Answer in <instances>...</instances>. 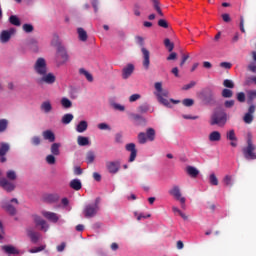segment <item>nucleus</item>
Returning <instances> with one entry per match:
<instances>
[{
	"mask_svg": "<svg viewBox=\"0 0 256 256\" xmlns=\"http://www.w3.org/2000/svg\"><path fill=\"white\" fill-rule=\"evenodd\" d=\"M227 123V114L222 111L218 110L214 114H212V117L210 118V125H218V126H224Z\"/></svg>",
	"mask_w": 256,
	"mask_h": 256,
	"instance_id": "obj_1",
	"label": "nucleus"
},
{
	"mask_svg": "<svg viewBox=\"0 0 256 256\" xmlns=\"http://www.w3.org/2000/svg\"><path fill=\"white\" fill-rule=\"evenodd\" d=\"M100 201L101 199L97 198L94 204H89L85 207L83 213L86 218H93L97 215L98 211L100 210Z\"/></svg>",
	"mask_w": 256,
	"mask_h": 256,
	"instance_id": "obj_2",
	"label": "nucleus"
},
{
	"mask_svg": "<svg viewBox=\"0 0 256 256\" xmlns=\"http://www.w3.org/2000/svg\"><path fill=\"white\" fill-rule=\"evenodd\" d=\"M256 146L251 139H248V146L242 148V154L247 160H256Z\"/></svg>",
	"mask_w": 256,
	"mask_h": 256,
	"instance_id": "obj_3",
	"label": "nucleus"
},
{
	"mask_svg": "<svg viewBox=\"0 0 256 256\" xmlns=\"http://www.w3.org/2000/svg\"><path fill=\"white\" fill-rule=\"evenodd\" d=\"M156 137V132L153 128L147 129L146 133L141 132L138 135L139 144H146L147 141L153 142Z\"/></svg>",
	"mask_w": 256,
	"mask_h": 256,
	"instance_id": "obj_4",
	"label": "nucleus"
},
{
	"mask_svg": "<svg viewBox=\"0 0 256 256\" xmlns=\"http://www.w3.org/2000/svg\"><path fill=\"white\" fill-rule=\"evenodd\" d=\"M137 41L139 43V45L142 47L141 51L143 54V66L145 67L146 70L149 69L150 67V52L149 50H147V48H144V38H142V36H137Z\"/></svg>",
	"mask_w": 256,
	"mask_h": 256,
	"instance_id": "obj_5",
	"label": "nucleus"
},
{
	"mask_svg": "<svg viewBox=\"0 0 256 256\" xmlns=\"http://www.w3.org/2000/svg\"><path fill=\"white\" fill-rule=\"evenodd\" d=\"M198 97L200 98V100H202V102H204V104L208 105L211 104L215 98H214V93L211 89L206 88L204 89L202 92H200V94H198Z\"/></svg>",
	"mask_w": 256,
	"mask_h": 256,
	"instance_id": "obj_6",
	"label": "nucleus"
},
{
	"mask_svg": "<svg viewBox=\"0 0 256 256\" xmlns=\"http://www.w3.org/2000/svg\"><path fill=\"white\" fill-rule=\"evenodd\" d=\"M34 71H35L39 76L45 75V74L48 72L47 64H46L45 59L39 58V59L36 61L35 65H34Z\"/></svg>",
	"mask_w": 256,
	"mask_h": 256,
	"instance_id": "obj_7",
	"label": "nucleus"
},
{
	"mask_svg": "<svg viewBox=\"0 0 256 256\" xmlns=\"http://www.w3.org/2000/svg\"><path fill=\"white\" fill-rule=\"evenodd\" d=\"M69 59V56L64 48V46H60L57 50L56 54V61L58 65H63L65 64Z\"/></svg>",
	"mask_w": 256,
	"mask_h": 256,
	"instance_id": "obj_8",
	"label": "nucleus"
},
{
	"mask_svg": "<svg viewBox=\"0 0 256 256\" xmlns=\"http://www.w3.org/2000/svg\"><path fill=\"white\" fill-rule=\"evenodd\" d=\"M170 195L174 196L177 200H179L182 204V208L185 209L186 208V199L184 197H182L181 194V190L179 188V186H174L170 191H169Z\"/></svg>",
	"mask_w": 256,
	"mask_h": 256,
	"instance_id": "obj_9",
	"label": "nucleus"
},
{
	"mask_svg": "<svg viewBox=\"0 0 256 256\" xmlns=\"http://www.w3.org/2000/svg\"><path fill=\"white\" fill-rule=\"evenodd\" d=\"M106 168L110 174H117L120 171L121 163L120 161H108Z\"/></svg>",
	"mask_w": 256,
	"mask_h": 256,
	"instance_id": "obj_10",
	"label": "nucleus"
},
{
	"mask_svg": "<svg viewBox=\"0 0 256 256\" xmlns=\"http://www.w3.org/2000/svg\"><path fill=\"white\" fill-rule=\"evenodd\" d=\"M0 186L7 192L14 191L16 187L13 181L7 180L6 178L0 180Z\"/></svg>",
	"mask_w": 256,
	"mask_h": 256,
	"instance_id": "obj_11",
	"label": "nucleus"
},
{
	"mask_svg": "<svg viewBox=\"0 0 256 256\" xmlns=\"http://www.w3.org/2000/svg\"><path fill=\"white\" fill-rule=\"evenodd\" d=\"M42 78L38 80L40 84L46 83L48 85H52L56 81V77L52 73H46L45 75H41Z\"/></svg>",
	"mask_w": 256,
	"mask_h": 256,
	"instance_id": "obj_12",
	"label": "nucleus"
},
{
	"mask_svg": "<svg viewBox=\"0 0 256 256\" xmlns=\"http://www.w3.org/2000/svg\"><path fill=\"white\" fill-rule=\"evenodd\" d=\"M15 33L14 28H10L9 30H3L0 35V40L2 43H7L11 39V36Z\"/></svg>",
	"mask_w": 256,
	"mask_h": 256,
	"instance_id": "obj_13",
	"label": "nucleus"
},
{
	"mask_svg": "<svg viewBox=\"0 0 256 256\" xmlns=\"http://www.w3.org/2000/svg\"><path fill=\"white\" fill-rule=\"evenodd\" d=\"M131 119L134 121L136 126H146L147 121L144 117L138 114H131Z\"/></svg>",
	"mask_w": 256,
	"mask_h": 256,
	"instance_id": "obj_14",
	"label": "nucleus"
},
{
	"mask_svg": "<svg viewBox=\"0 0 256 256\" xmlns=\"http://www.w3.org/2000/svg\"><path fill=\"white\" fill-rule=\"evenodd\" d=\"M126 150L131 152L129 162H134L137 157L136 145L134 143L127 144Z\"/></svg>",
	"mask_w": 256,
	"mask_h": 256,
	"instance_id": "obj_15",
	"label": "nucleus"
},
{
	"mask_svg": "<svg viewBox=\"0 0 256 256\" xmlns=\"http://www.w3.org/2000/svg\"><path fill=\"white\" fill-rule=\"evenodd\" d=\"M135 67L133 64H128L124 69L122 73V77L124 80L128 79L134 72Z\"/></svg>",
	"mask_w": 256,
	"mask_h": 256,
	"instance_id": "obj_16",
	"label": "nucleus"
},
{
	"mask_svg": "<svg viewBox=\"0 0 256 256\" xmlns=\"http://www.w3.org/2000/svg\"><path fill=\"white\" fill-rule=\"evenodd\" d=\"M34 221H35L36 226H40L41 230H43L44 232H47L49 225L47 224V222L45 220H43L39 216H35Z\"/></svg>",
	"mask_w": 256,
	"mask_h": 256,
	"instance_id": "obj_17",
	"label": "nucleus"
},
{
	"mask_svg": "<svg viewBox=\"0 0 256 256\" xmlns=\"http://www.w3.org/2000/svg\"><path fill=\"white\" fill-rule=\"evenodd\" d=\"M226 139L232 141L230 142V146L237 147V137L234 130H230L226 132Z\"/></svg>",
	"mask_w": 256,
	"mask_h": 256,
	"instance_id": "obj_18",
	"label": "nucleus"
},
{
	"mask_svg": "<svg viewBox=\"0 0 256 256\" xmlns=\"http://www.w3.org/2000/svg\"><path fill=\"white\" fill-rule=\"evenodd\" d=\"M42 215L48 219L49 221L53 222V223H57L59 220V217L56 213L53 212H47V211H43Z\"/></svg>",
	"mask_w": 256,
	"mask_h": 256,
	"instance_id": "obj_19",
	"label": "nucleus"
},
{
	"mask_svg": "<svg viewBox=\"0 0 256 256\" xmlns=\"http://www.w3.org/2000/svg\"><path fill=\"white\" fill-rule=\"evenodd\" d=\"M60 199L58 194H48L44 197V201L47 203H56Z\"/></svg>",
	"mask_w": 256,
	"mask_h": 256,
	"instance_id": "obj_20",
	"label": "nucleus"
},
{
	"mask_svg": "<svg viewBox=\"0 0 256 256\" xmlns=\"http://www.w3.org/2000/svg\"><path fill=\"white\" fill-rule=\"evenodd\" d=\"M186 172L192 178H197L200 173L199 170L193 166H188Z\"/></svg>",
	"mask_w": 256,
	"mask_h": 256,
	"instance_id": "obj_21",
	"label": "nucleus"
},
{
	"mask_svg": "<svg viewBox=\"0 0 256 256\" xmlns=\"http://www.w3.org/2000/svg\"><path fill=\"white\" fill-rule=\"evenodd\" d=\"M28 47L34 53H37L39 51L38 42H37V40H35V38H31L29 40Z\"/></svg>",
	"mask_w": 256,
	"mask_h": 256,
	"instance_id": "obj_22",
	"label": "nucleus"
},
{
	"mask_svg": "<svg viewBox=\"0 0 256 256\" xmlns=\"http://www.w3.org/2000/svg\"><path fill=\"white\" fill-rule=\"evenodd\" d=\"M40 109L45 114H48L52 111L53 108H52L50 101H45L41 104Z\"/></svg>",
	"mask_w": 256,
	"mask_h": 256,
	"instance_id": "obj_23",
	"label": "nucleus"
},
{
	"mask_svg": "<svg viewBox=\"0 0 256 256\" xmlns=\"http://www.w3.org/2000/svg\"><path fill=\"white\" fill-rule=\"evenodd\" d=\"M2 249L9 255L19 254V251L12 245L2 246Z\"/></svg>",
	"mask_w": 256,
	"mask_h": 256,
	"instance_id": "obj_24",
	"label": "nucleus"
},
{
	"mask_svg": "<svg viewBox=\"0 0 256 256\" xmlns=\"http://www.w3.org/2000/svg\"><path fill=\"white\" fill-rule=\"evenodd\" d=\"M247 99L250 106L255 105L254 103L256 102V90L248 91Z\"/></svg>",
	"mask_w": 256,
	"mask_h": 256,
	"instance_id": "obj_25",
	"label": "nucleus"
},
{
	"mask_svg": "<svg viewBox=\"0 0 256 256\" xmlns=\"http://www.w3.org/2000/svg\"><path fill=\"white\" fill-rule=\"evenodd\" d=\"M208 140H210V142H219L221 140V133L218 131L210 133Z\"/></svg>",
	"mask_w": 256,
	"mask_h": 256,
	"instance_id": "obj_26",
	"label": "nucleus"
},
{
	"mask_svg": "<svg viewBox=\"0 0 256 256\" xmlns=\"http://www.w3.org/2000/svg\"><path fill=\"white\" fill-rule=\"evenodd\" d=\"M42 135H43V138H44L45 140H48V141H50V142H54V141H55V135H54V133H53L52 131H50V130L44 131V132L42 133Z\"/></svg>",
	"mask_w": 256,
	"mask_h": 256,
	"instance_id": "obj_27",
	"label": "nucleus"
},
{
	"mask_svg": "<svg viewBox=\"0 0 256 256\" xmlns=\"http://www.w3.org/2000/svg\"><path fill=\"white\" fill-rule=\"evenodd\" d=\"M77 33L79 35V40L82 42H86L88 39V35L86 30H84V28H78Z\"/></svg>",
	"mask_w": 256,
	"mask_h": 256,
	"instance_id": "obj_28",
	"label": "nucleus"
},
{
	"mask_svg": "<svg viewBox=\"0 0 256 256\" xmlns=\"http://www.w3.org/2000/svg\"><path fill=\"white\" fill-rule=\"evenodd\" d=\"M70 187L76 191H79L82 188V183L78 179H74L70 182Z\"/></svg>",
	"mask_w": 256,
	"mask_h": 256,
	"instance_id": "obj_29",
	"label": "nucleus"
},
{
	"mask_svg": "<svg viewBox=\"0 0 256 256\" xmlns=\"http://www.w3.org/2000/svg\"><path fill=\"white\" fill-rule=\"evenodd\" d=\"M87 128H88V123H87L86 121H81V122L77 125L76 131H77L78 133H83V132H85V131L87 130Z\"/></svg>",
	"mask_w": 256,
	"mask_h": 256,
	"instance_id": "obj_30",
	"label": "nucleus"
},
{
	"mask_svg": "<svg viewBox=\"0 0 256 256\" xmlns=\"http://www.w3.org/2000/svg\"><path fill=\"white\" fill-rule=\"evenodd\" d=\"M9 150L10 146L8 143L3 142L0 144V156H5Z\"/></svg>",
	"mask_w": 256,
	"mask_h": 256,
	"instance_id": "obj_31",
	"label": "nucleus"
},
{
	"mask_svg": "<svg viewBox=\"0 0 256 256\" xmlns=\"http://www.w3.org/2000/svg\"><path fill=\"white\" fill-rule=\"evenodd\" d=\"M152 3H153V7L155 9V11L161 16L163 17V12L161 10V4L159 2V0H152Z\"/></svg>",
	"mask_w": 256,
	"mask_h": 256,
	"instance_id": "obj_32",
	"label": "nucleus"
},
{
	"mask_svg": "<svg viewBox=\"0 0 256 256\" xmlns=\"http://www.w3.org/2000/svg\"><path fill=\"white\" fill-rule=\"evenodd\" d=\"M51 45L53 47H56L57 50L60 48V47H63L61 42H60V39H59V36L57 34H54L53 36V39H52V42H51Z\"/></svg>",
	"mask_w": 256,
	"mask_h": 256,
	"instance_id": "obj_33",
	"label": "nucleus"
},
{
	"mask_svg": "<svg viewBox=\"0 0 256 256\" xmlns=\"http://www.w3.org/2000/svg\"><path fill=\"white\" fill-rule=\"evenodd\" d=\"M60 147H61V144H59V143L52 144V146H51L52 155L59 156L60 155V150H59Z\"/></svg>",
	"mask_w": 256,
	"mask_h": 256,
	"instance_id": "obj_34",
	"label": "nucleus"
},
{
	"mask_svg": "<svg viewBox=\"0 0 256 256\" xmlns=\"http://www.w3.org/2000/svg\"><path fill=\"white\" fill-rule=\"evenodd\" d=\"M5 179H7L8 181H11V182L15 181V180L17 179V174H16V172L13 171V170L7 171V172H6V178H5Z\"/></svg>",
	"mask_w": 256,
	"mask_h": 256,
	"instance_id": "obj_35",
	"label": "nucleus"
},
{
	"mask_svg": "<svg viewBox=\"0 0 256 256\" xmlns=\"http://www.w3.org/2000/svg\"><path fill=\"white\" fill-rule=\"evenodd\" d=\"M77 143L79 146H87L90 144V141L87 137L79 136L77 138Z\"/></svg>",
	"mask_w": 256,
	"mask_h": 256,
	"instance_id": "obj_36",
	"label": "nucleus"
},
{
	"mask_svg": "<svg viewBox=\"0 0 256 256\" xmlns=\"http://www.w3.org/2000/svg\"><path fill=\"white\" fill-rule=\"evenodd\" d=\"M2 208L12 216L16 214V209L11 204H3Z\"/></svg>",
	"mask_w": 256,
	"mask_h": 256,
	"instance_id": "obj_37",
	"label": "nucleus"
},
{
	"mask_svg": "<svg viewBox=\"0 0 256 256\" xmlns=\"http://www.w3.org/2000/svg\"><path fill=\"white\" fill-rule=\"evenodd\" d=\"M28 235H29V237L31 238V241H32L33 243H37V242H38L39 237H40V234H39V233H36V232H34V231H29V232H28Z\"/></svg>",
	"mask_w": 256,
	"mask_h": 256,
	"instance_id": "obj_38",
	"label": "nucleus"
},
{
	"mask_svg": "<svg viewBox=\"0 0 256 256\" xmlns=\"http://www.w3.org/2000/svg\"><path fill=\"white\" fill-rule=\"evenodd\" d=\"M79 73L80 75H84L89 82H93L94 80L93 76L89 72H87L85 69L81 68L79 70Z\"/></svg>",
	"mask_w": 256,
	"mask_h": 256,
	"instance_id": "obj_39",
	"label": "nucleus"
},
{
	"mask_svg": "<svg viewBox=\"0 0 256 256\" xmlns=\"http://www.w3.org/2000/svg\"><path fill=\"white\" fill-rule=\"evenodd\" d=\"M9 22H10V24H12L16 27H19L21 25V22H20L18 16H10Z\"/></svg>",
	"mask_w": 256,
	"mask_h": 256,
	"instance_id": "obj_40",
	"label": "nucleus"
},
{
	"mask_svg": "<svg viewBox=\"0 0 256 256\" xmlns=\"http://www.w3.org/2000/svg\"><path fill=\"white\" fill-rule=\"evenodd\" d=\"M74 116L72 114H66L62 118V123L68 125L73 120Z\"/></svg>",
	"mask_w": 256,
	"mask_h": 256,
	"instance_id": "obj_41",
	"label": "nucleus"
},
{
	"mask_svg": "<svg viewBox=\"0 0 256 256\" xmlns=\"http://www.w3.org/2000/svg\"><path fill=\"white\" fill-rule=\"evenodd\" d=\"M165 47L168 49L169 52H172L174 49V44L171 42L169 38H165L164 40Z\"/></svg>",
	"mask_w": 256,
	"mask_h": 256,
	"instance_id": "obj_42",
	"label": "nucleus"
},
{
	"mask_svg": "<svg viewBox=\"0 0 256 256\" xmlns=\"http://www.w3.org/2000/svg\"><path fill=\"white\" fill-rule=\"evenodd\" d=\"M224 185H226L227 187H232L233 186V177L226 175V177H224Z\"/></svg>",
	"mask_w": 256,
	"mask_h": 256,
	"instance_id": "obj_43",
	"label": "nucleus"
},
{
	"mask_svg": "<svg viewBox=\"0 0 256 256\" xmlns=\"http://www.w3.org/2000/svg\"><path fill=\"white\" fill-rule=\"evenodd\" d=\"M149 110H150V106L147 103L141 105L138 108V112L141 113V114H146Z\"/></svg>",
	"mask_w": 256,
	"mask_h": 256,
	"instance_id": "obj_44",
	"label": "nucleus"
},
{
	"mask_svg": "<svg viewBox=\"0 0 256 256\" xmlns=\"http://www.w3.org/2000/svg\"><path fill=\"white\" fill-rule=\"evenodd\" d=\"M22 28L25 33H32L34 31L32 24H23Z\"/></svg>",
	"mask_w": 256,
	"mask_h": 256,
	"instance_id": "obj_45",
	"label": "nucleus"
},
{
	"mask_svg": "<svg viewBox=\"0 0 256 256\" xmlns=\"http://www.w3.org/2000/svg\"><path fill=\"white\" fill-rule=\"evenodd\" d=\"M61 104H62V106H63L64 108H66V109L72 107V102H71L69 99H67V98H63V99L61 100Z\"/></svg>",
	"mask_w": 256,
	"mask_h": 256,
	"instance_id": "obj_46",
	"label": "nucleus"
},
{
	"mask_svg": "<svg viewBox=\"0 0 256 256\" xmlns=\"http://www.w3.org/2000/svg\"><path fill=\"white\" fill-rule=\"evenodd\" d=\"M210 185L212 186H218L219 181L215 174H210Z\"/></svg>",
	"mask_w": 256,
	"mask_h": 256,
	"instance_id": "obj_47",
	"label": "nucleus"
},
{
	"mask_svg": "<svg viewBox=\"0 0 256 256\" xmlns=\"http://www.w3.org/2000/svg\"><path fill=\"white\" fill-rule=\"evenodd\" d=\"M86 160H87V163L91 164L94 162L95 160V155L92 151H89L86 155Z\"/></svg>",
	"mask_w": 256,
	"mask_h": 256,
	"instance_id": "obj_48",
	"label": "nucleus"
},
{
	"mask_svg": "<svg viewBox=\"0 0 256 256\" xmlns=\"http://www.w3.org/2000/svg\"><path fill=\"white\" fill-rule=\"evenodd\" d=\"M224 87L228 88V89H233L235 87V84L232 80L226 79L224 80L223 83Z\"/></svg>",
	"mask_w": 256,
	"mask_h": 256,
	"instance_id": "obj_49",
	"label": "nucleus"
},
{
	"mask_svg": "<svg viewBox=\"0 0 256 256\" xmlns=\"http://www.w3.org/2000/svg\"><path fill=\"white\" fill-rule=\"evenodd\" d=\"M222 97L232 98L233 97V92L229 89H224V90H222Z\"/></svg>",
	"mask_w": 256,
	"mask_h": 256,
	"instance_id": "obj_50",
	"label": "nucleus"
},
{
	"mask_svg": "<svg viewBox=\"0 0 256 256\" xmlns=\"http://www.w3.org/2000/svg\"><path fill=\"white\" fill-rule=\"evenodd\" d=\"M46 162L49 164V165H54L56 163V158H55V155H48L46 157Z\"/></svg>",
	"mask_w": 256,
	"mask_h": 256,
	"instance_id": "obj_51",
	"label": "nucleus"
},
{
	"mask_svg": "<svg viewBox=\"0 0 256 256\" xmlns=\"http://www.w3.org/2000/svg\"><path fill=\"white\" fill-rule=\"evenodd\" d=\"M236 99L238 100V102L244 103L246 101L245 93L240 92V93L236 94Z\"/></svg>",
	"mask_w": 256,
	"mask_h": 256,
	"instance_id": "obj_52",
	"label": "nucleus"
},
{
	"mask_svg": "<svg viewBox=\"0 0 256 256\" xmlns=\"http://www.w3.org/2000/svg\"><path fill=\"white\" fill-rule=\"evenodd\" d=\"M157 98H168L169 97V91L168 90H162L160 93H156Z\"/></svg>",
	"mask_w": 256,
	"mask_h": 256,
	"instance_id": "obj_53",
	"label": "nucleus"
},
{
	"mask_svg": "<svg viewBox=\"0 0 256 256\" xmlns=\"http://www.w3.org/2000/svg\"><path fill=\"white\" fill-rule=\"evenodd\" d=\"M244 25H245V18L243 16H240V31L242 33H246Z\"/></svg>",
	"mask_w": 256,
	"mask_h": 256,
	"instance_id": "obj_54",
	"label": "nucleus"
},
{
	"mask_svg": "<svg viewBox=\"0 0 256 256\" xmlns=\"http://www.w3.org/2000/svg\"><path fill=\"white\" fill-rule=\"evenodd\" d=\"M31 143L34 145V146H39L41 144V139L40 137L38 136H35L31 139Z\"/></svg>",
	"mask_w": 256,
	"mask_h": 256,
	"instance_id": "obj_55",
	"label": "nucleus"
},
{
	"mask_svg": "<svg viewBox=\"0 0 256 256\" xmlns=\"http://www.w3.org/2000/svg\"><path fill=\"white\" fill-rule=\"evenodd\" d=\"M194 100L193 99H185L183 100V105L186 107H191L194 105Z\"/></svg>",
	"mask_w": 256,
	"mask_h": 256,
	"instance_id": "obj_56",
	"label": "nucleus"
},
{
	"mask_svg": "<svg viewBox=\"0 0 256 256\" xmlns=\"http://www.w3.org/2000/svg\"><path fill=\"white\" fill-rule=\"evenodd\" d=\"M158 100H159V102H160L161 104H163L164 106H166V107H169V106H170L169 101H168L167 99H165L164 97H161L160 95H159V97H158Z\"/></svg>",
	"mask_w": 256,
	"mask_h": 256,
	"instance_id": "obj_57",
	"label": "nucleus"
},
{
	"mask_svg": "<svg viewBox=\"0 0 256 256\" xmlns=\"http://www.w3.org/2000/svg\"><path fill=\"white\" fill-rule=\"evenodd\" d=\"M7 128V121L6 120H0V132H4Z\"/></svg>",
	"mask_w": 256,
	"mask_h": 256,
	"instance_id": "obj_58",
	"label": "nucleus"
},
{
	"mask_svg": "<svg viewBox=\"0 0 256 256\" xmlns=\"http://www.w3.org/2000/svg\"><path fill=\"white\" fill-rule=\"evenodd\" d=\"M115 142L118 143V144L123 143V136H122L121 133H117V134L115 135Z\"/></svg>",
	"mask_w": 256,
	"mask_h": 256,
	"instance_id": "obj_59",
	"label": "nucleus"
},
{
	"mask_svg": "<svg viewBox=\"0 0 256 256\" xmlns=\"http://www.w3.org/2000/svg\"><path fill=\"white\" fill-rule=\"evenodd\" d=\"M196 86V82L192 81L190 84L185 85L182 90L187 91Z\"/></svg>",
	"mask_w": 256,
	"mask_h": 256,
	"instance_id": "obj_60",
	"label": "nucleus"
},
{
	"mask_svg": "<svg viewBox=\"0 0 256 256\" xmlns=\"http://www.w3.org/2000/svg\"><path fill=\"white\" fill-rule=\"evenodd\" d=\"M158 25L165 29L169 27L168 22H166L165 20H159Z\"/></svg>",
	"mask_w": 256,
	"mask_h": 256,
	"instance_id": "obj_61",
	"label": "nucleus"
},
{
	"mask_svg": "<svg viewBox=\"0 0 256 256\" xmlns=\"http://www.w3.org/2000/svg\"><path fill=\"white\" fill-rule=\"evenodd\" d=\"M140 98H141V96L139 94H134L129 98V101L132 103V102L139 100Z\"/></svg>",
	"mask_w": 256,
	"mask_h": 256,
	"instance_id": "obj_62",
	"label": "nucleus"
},
{
	"mask_svg": "<svg viewBox=\"0 0 256 256\" xmlns=\"http://www.w3.org/2000/svg\"><path fill=\"white\" fill-rule=\"evenodd\" d=\"M248 71H250L252 73H256V64L252 63V64L248 65Z\"/></svg>",
	"mask_w": 256,
	"mask_h": 256,
	"instance_id": "obj_63",
	"label": "nucleus"
},
{
	"mask_svg": "<svg viewBox=\"0 0 256 256\" xmlns=\"http://www.w3.org/2000/svg\"><path fill=\"white\" fill-rule=\"evenodd\" d=\"M98 128H99L100 130H110V127H109L107 124H105V123L99 124V125H98Z\"/></svg>",
	"mask_w": 256,
	"mask_h": 256,
	"instance_id": "obj_64",
	"label": "nucleus"
}]
</instances>
